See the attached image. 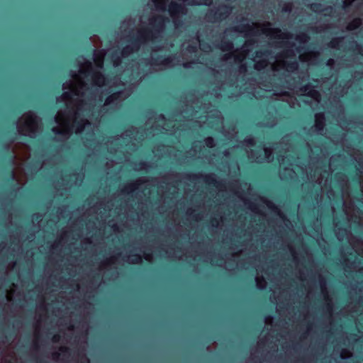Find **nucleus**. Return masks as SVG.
I'll return each mask as SVG.
<instances>
[{
    "label": "nucleus",
    "mask_w": 363,
    "mask_h": 363,
    "mask_svg": "<svg viewBox=\"0 0 363 363\" xmlns=\"http://www.w3.org/2000/svg\"><path fill=\"white\" fill-rule=\"evenodd\" d=\"M169 22L168 17L157 16L150 19L151 28H145L138 32L137 36L132 37L129 42L130 45L125 46L121 52L122 57H127L130 54L140 49L142 43L147 40L156 42L160 40L161 34L165 30V23Z\"/></svg>",
    "instance_id": "f257e3e1"
},
{
    "label": "nucleus",
    "mask_w": 363,
    "mask_h": 363,
    "mask_svg": "<svg viewBox=\"0 0 363 363\" xmlns=\"http://www.w3.org/2000/svg\"><path fill=\"white\" fill-rule=\"evenodd\" d=\"M232 9L229 4H220L216 9L209 10L206 14V18L209 22H220L228 17Z\"/></svg>",
    "instance_id": "f03ea898"
},
{
    "label": "nucleus",
    "mask_w": 363,
    "mask_h": 363,
    "mask_svg": "<svg viewBox=\"0 0 363 363\" xmlns=\"http://www.w3.org/2000/svg\"><path fill=\"white\" fill-rule=\"evenodd\" d=\"M168 11L173 20L175 27L178 28L182 26L183 21L181 18V16L186 14V6L181 3L171 1L169 4Z\"/></svg>",
    "instance_id": "7ed1b4c3"
},
{
    "label": "nucleus",
    "mask_w": 363,
    "mask_h": 363,
    "mask_svg": "<svg viewBox=\"0 0 363 363\" xmlns=\"http://www.w3.org/2000/svg\"><path fill=\"white\" fill-rule=\"evenodd\" d=\"M189 179L190 181H196L198 179L203 177L205 182L213 186H218L220 185V182H218L213 175H202V174H189L188 175Z\"/></svg>",
    "instance_id": "20e7f679"
},
{
    "label": "nucleus",
    "mask_w": 363,
    "mask_h": 363,
    "mask_svg": "<svg viewBox=\"0 0 363 363\" xmlns=\"http://www.w3.org/2000/svg\"><path fill=\"white\" fill-rule=\"evenodd\" d=\"M91 52L94 56V60L97 63V65L101 68L103 67L104 55L102 51L96 50L91 48Z\"/></svg>",
    "instance_id": "39448f33"
},
{
    "label": "nucleus",
    "mask_w": 363,
    "mask_h": 363,
    "mask_svg": "<svg viewBox=\"0 0 363 363\" xmlns=\"http://www.w3.org/2000/svg\"><path fill=\"white\" fill-rule=\"evenodd\" d=\"M218 47L222 50V51H224V52H230V51H232L233 48H234V45H233V41H231L230 40H227V39H223L220 42V44L218 45Z\"/></svg>",
    "instance_id": "423d86ee"
},
{
    "label": "nucleus",
    "mask_w": 363,
    "mask_h": 363,
    "mask_svg": "<svg viewBox=\"0 0 363 363\" xmlns=\"http://www.w3.org/2000/svg\"><path fill=\"white\" fill-rule=\"evenodd\" d=\"M325 117L323 113H318L315 116V128L318 131L323 130L325 123Z\"/></svg>",
    "instance_id": "0eeeda50"
},
{
    "label": "nucleus",
    "mask_w": 363,
    "mask_h": 363,
    "mask_svg": "<svg viewBox=\"0 0 363 363\" xmlns=\"http://www.w3.org/2000/svg\"><path fill=\"white\" fill-rule=\"evenodd\" d=\"M286 69L289 72H294L298 69V62L296 60L293 61H286L284 62Z\"/></svg>",
    "instance_id": "6e6552de"
},
{
    "label": "nucleus",
    "mask_w": 363,
    "mask_h": 363,
    "mask_svg": "<svg viewBox=\"0 0 363 363\" xmlns=\"http://www.w3.org/2000/svg\"><path fill=\"white\" fill-rule=\"evenodd\" d=\"M93 79L94 80V83L98 86L104 84L106 79L105 75L100 72L94 73Z\"/></svg>",
    "instance_id": "1a4fd4ad"
},
{
    "label": "nucleus",
    "mask_w": 363,
    "mask_h": 363,
    "mask_svg": "<svg viewBox=\"0 0 363 363\" xmlns=\"http://www.w3.org/2000/svg\"><path fill=\"white\" fill-rule=\"evenodd\" d=\"M264 202L270 210L278 214L282 219H286V216L280 211L279 208L275 204L267 200H264Z\"/></svg>",
    "instance_id": "9d476101"
},
{
    "label": "nucleus",
    "mask_w": 363,
    "mask_h": 363,
    "mask_svg": "<svg viewBox=\"0 0 363 363\" xmlns=\"http://www.w3.org/2000/svg\"><path fill=\"white\" fill-rule=\"evenodd\" d=\"M233 30L244 33L249 32L253 30V28L249 23H241L233 28Z\"/></svg>",
    "instance_id": "9b49d317"
},
{
    "label": "nucleus",
    "mask_w": 363,
    "mask_h": 363,
    "mask_svg": "<svg viewBox=\"0 0 363 363\" xmlns=\"http://www.w3.org/2000/svg\"><path fill=\"white\" fill-rule=\"evenodd\" d=\"M300 90L303 92L308 91L307 94L309 96H315L318 94V91L313 89V86H311V84H306L302 86L300 88Z\"/></svg>",
    "instance_id": "f8f14e48"
},
{
    "label": "nucleus",
    "mask_w": 363,
    "mask_h": 363,
    "mask_svg": "<svg viewBox=\"0 0 363 363\" xmlns=\"http://www.w3.org/2000/svg\"><path fill=\"white\" fill-rule=\"evenodd\" d=\"M172 57L170 56L163 57L162 56L153 59L154 63L157 65H167L172 62Z\"/></svg>",
    "instance_id": "ddd939ff"
},
{
    "label": "nucleus",
    "mask_w": 363,
    "mask_h": 363,
    "mask_svg": "<svg viewBox=\"0 0 363 363\" xmlns=\"http://www.w3.org/2000/svg\"><path fill=\"white\" fill-rule=\"evenodd\" d=\"M85 123L86 121L84 118L78 119L77 117L74 121V125L77 128V131L82 132L84 129Z\"/></svg>",
    "instance_id": "4468645a"
},
{
    "label": "nucleus",
    "mask_w": 363,
    "mask_h": 363,
    "mask_svg": "<svg viewBox=\"0 0 363 363\" xmlns=\"http://www.w3.org/2000/svg\"><path fill=\"white\" fill-rule=\"evenodd\" d=\"M361 23V19L359 18H356L349 23L347 29L350 30L357 29L360 26Z\"/></svg>",
    "instance_id": "2eb2a0df"
},
{
    "label": "nucleus",
    "mask_w": 363,
    "mask_h": 363,
    "mask_svg": "<svg viewBox=\"0 0 363 363\" xmlns=\"http://www.w3.org/2000/svg\"><path fill=\"white\" fill-rule=\"evenodd\" d=\"M121 93L119 91H116V92H114L113 94H111V95H109L106 99V104L108 105L110 104H111L113 101H114L115 100H117L120 96Z\"/></svg>",
    "instance_id": "dca6fc26"
},
{
    "label": "nucleus",
    "mask_w": 363,
    "mask_h": 363,
    "mask_svg": "<svg viewBox=\"0 0 363 363\" xmlns=\"http://www.w3.org/2000/svg\"><path fill=\"white\" fill-rule=\"evenodd\" d=\"M37 123L36 117L33 115H29L28 117V121L25 123L24 125L26 128H30L32 125H35Z\"/></svg>",
    "instance_id": "f3484780"
},
{
    "label": "nucleus",
    "mask_w": 363,
    "mask_h": 363,
    "mask_svg": "<svg viewBox=\"0 0 363 363\" xmlns=\"http://www.w3.org/2000/svg\"><path fill=\"white\" fill-rule=\"evenodd\" d=\"M213 0H194L191 5H196V6H210L212 4Z\"/></svg>",
    "instance_id": "a211bd4d"
},
{
    "label": "nucleus",
    "mask_w": 363,
    "mask_h": 363,
    "mask_svg": "<svg viewBox=\"0 0 363 363\" xmlns=\"http://www.w3.org/2000/svg\"><path fill=\"white\" fill-rule=\"evenodd\" d=\"M296 39L300 43H306L310 39V37L306 33H301L296 36Z\"/></svg>",
    "instance_id": "6ab92c4d"
},
{
    "label": "nucleus",
    "mask_w": 363,
    "mask_h": 363,
    "mask_svg": "<svg viewBox=\"0 0 363 363\" xmlns=\"http://www.w3.org/2000/svg\"><path fill=\"white\" fill-rule=\"evenodd\" d=\"M205 144L208 147H213L215 146V141L212 137H207L204 140Z\"/></svg>",
    "instance_id": "aec40b11"
},
{
    "label": "nucleus",
    "mask_w": 363,
    "mask_h": 363,
    "mask_svg": "<svg viewBox=\"0 0 363 363\" xmlns=\"http://www.w3.org/2000/svg\"><path fill=\"white\" fill-rule=\"evenodd\" d=\"M271 52L269 50H260L256 52V57H267L270 55Z\"/></svg>",
    "instance_id": "412c9836"
},
{
    "label": "nucleus",
    "mask_w": 363,
    "mask_h": 363,
    "mask_svg": "<svg viewBox=\"0 0 363 363\" xmlns=\"http://www.w3.org/2000/svg\"><path fill=\"white\" fill-rule=\"evenodd\" d=\"M266 66V61L265 60H261L259 62H257L255 65V69L257 70H261L262 69L264 68Z\"/></svg>",
    "instance_id": "4be33fe9"
},
{
    "label": "nucleus",
    "mask_w": 363,
    "mask_h": 363,
    "mask_svg": "<svg viewBox=\"0 0 363 363\" xmlns=\"http://www.w3.org/2000/svg\"><path fill=\"white\" fill-rule=\"evenodd\" d=\"M152 2L157 9L162 10L164 9V7L163 6L164 4V0H152Z\"/></svg>",
    "instance_id": "5701e85b"
},
{
    "label": "nucleus",
    "mask_w": 363,
    "mask_h": 363,
    "mask_svg": "<svg viewBox=\"0 0 363 363\" xmlns=\"http://www.w3.org/2000/svg\"><path fill=\"white\" fill-rule=\"evenodd\" d=\"M9 133L11 135L9 137V143H13L17 139V132L13 129L11 131H9Z\"/></svg>",
    "instance_id": "b1692460"
},
{
    "label": "nucleus",
    "mask_w": 363,
    "mask_h": 363,
    "mask_svg": "<svg viewBox=\"0 0 363 363\" xmlns=\"http://www.w3.org/2000/svg\"><path fill=\"white\" fill-rule=\"evenodd\" d=\"M112 60H113V65L116 67L119 65V64L121 62V57L116 54L112 55Z\"/></svg>",
    "instance_id": "393cba45"
},
{
    "label": "nucleus",
    "mask_w": 363,
    "mask_h": 363,
    "mask_svg": "<svg viewBox=\"0 0 363 363\" xmlns=\"http://www.w3.org/2000/svg\"><path fill=\"white\" fill-rule=\"evenodd\" d=\"M271 32H274V33H280L281 32V30L279 28H274V29H271V28H264L262 30V33L267 35H269L270 34Z\"/></svg>",
    "instance_id": "a878e982"
},
{
    "label": "nucleus",
    "mask_w": 363,
    "mask_h": 363,
    "mask_svg": "<svg viewBox=\"0 0 363 363\" xmlns=\"http://www.w3.org/2000/svg\"><path fill=\"white\" fill-rule=\"evenodd\" d=\"M321 6H322V5L319 3H313L311 5V9L312 11L317 12V11H320Z\"/></svg>",
    "instance_id": "bb28decb"
},
{
    "label": "nucleus",
    "mask_w": 363,
    "mask_h": 363,
    "mask_svg": "<svg viewBox=\"0 0 363 363\" xmlns=\"http://www.w3.org/2000/svg\"><path fill=\"white\" fill-rule=\"evenodd\" d=\"M137 187H138V184L136 183H132V184H128L125 186L124 190L133 191L134 189H137Z\"/></svg>",
    "instance_id": "cd10ccee"
},
{
    "label": "nucleus",
    "mask_w": 363,
    "mask_h": 363,
    "mask_svg": "<svg viewBox=\"0 0 363 363\" xmlns=\"http://www.w3.org/2000/svg\"><path fill=\"white\" fill-rule=\"evenodd\" d=\"M133 257L134 258L132 259V262L133 264H138L141 262L142 258L139 255L135 254L133 255Z\"/></svg>",
    "instance_id": "c85d7f7f"
},
{
    "label": "nucleus",
    "mask_w": 363,
    "mask_h": 363,
    "mask_svg": "<svg viewBox=\"0 0 363 363\" xmlns=\"http://www.w3.org/2000/svg\"><path fill=\"white\" fill-rule=\"evenodd\" d=\"M56 135H65L67 133L65 130H60L57 128H53L52 130Z\"/></svg>",
    "instance_id": "c756f323"
},
{
    "label": "nucleus",
    "mask_w": 363,
    "mask_h": 363,
    "mask_svg": "<svg viewBox=\"0 0 363 363\" xmlns=\"http://www.w3.org/2000/svg\"><path fill=\"white\" fill-rule=\"evenodd\" d=\"M340 38H337V39H333L331 42H330V47L332 48H336L337 45H338V43H340Z\"/></svg>",
    "instance_id": "7c9ffc66"
},
{
    "label": "nucleus",
    "mask_w": 363,
    "mask_h": 363,
    "mask_svg": "<svg viewBox=\"0 0 363 363\" xmlns=\"http://www.w3.org/2000/svg\"><path fill=\"white\" fill-rule=\"evenodd\" d=\"M292 35L289 33H284L282 35H279L278 38H285V39H289L292 38Z\"/></svg>",
    "instance_id": "2f4dec72"
},
{
    "label": "nucleus",
    "mask_w": 363,
    "mask_h": 363,
    "mask_svg": "<svg viewBox=\"0 0 363 363\" xmlns=\"http://www.w3.org/2000/svg\"><path fill=\"white\" fill-rule=\"evenodd\" d=\"M353 0H345L343 1V3H342V8L343 9H347V7H349L350 5H351V3Z\"/></svg>",
    "instance_id": "473e14b6"
},
{
    "label": "nucleus",
    "mask_w": 363,
    "mask_h": 363,
    "mask_svg": "<svg viewBox=\"0 0 363 363\" xmlns=\"http://www.w3.org/2000/svg\"><path fill=\"white\" fill-rule=\"evenodd\" d=\"M291 10V6L289 4H285L282 7V11L283 12H289Z\"/></svg>",
    "instance_id": "72a5a7b5"
},
{
    "label": "nucleus",
    "mask_w": 363,
    "mask_h": 363,
    "mask_svg": "<svg viewBox=\"0 0 363 363\" xmlns=\"http://www.w3.org/2000/svg\"><path fill=\"white\" fill-rule=\"evenodd\" d=\"M201 49L202 50L210 49L211 48L210 45L208 43H204V42H201Z\"/></svg>",
    "instance_id": "f704fd0d"
},
{
    "label": "nucleus",
    "mask_w": 363,
    "mask_h": 363,
    "mask_svg": "<svg viewBox=\"0 0 363 363\" xmlns=\"http://www.w3.org/2000/svg\"><path fill=\"white\" fill-rule=\"evenodd\" d=\"M60 340V335L59 334H55L53 335L52 338V340L54 342H58Z\"/></svg>",
    "instance_id": "c9c22d12"
},
{
    "label": "nucleus",
    "mask_w": 363,
    "mask_h": 363,
    "mask_svg": "<svg viewBox=\"0 0 363 363\" xmlns=\"http://www.w3.org/2000/svg\"><path fill=\"white\" fill-rule=\"evenodd\" d=\"M355 45H356V48L357 50V52L359 54H360V55H363V48H362V47L361 45L357 44L356 43H355Z\"/></svg>",
    "instance_id": "e433bc0d"
},
{
    "label": "nucleus",
    "mask_w": 363,
    "mask_h": 363,
    "mask_svg": "<svg viewBox=\"0 0 363 363\" xmlns=\"http://www.w3.org/2000/svg\"><path fill=\"white\" fill-rule=\"evenodd\" d=\"M60 350L63 352V353H68L69 352V349L68 347H61L60 348Z\"/></svg>",
    "instance_id": "4c0bfd02"
},
{
    "label": "nucleus",
    "mask_w": 363,
    "mask_h": 363,
    "mask_svg": "<svg viewBox=\"0 0 363 363\" xmlns=\"http://www.w3.org/2000/svg\"><path fill=\"white\" fill-rule=\"evenodd\" d=\"M62 96L65 98V99H70L72 95L69 92H67V91H65L62 94Z\"/></svg>",
    "instance_id": "58836bf2"
},
{
    "label": "nucleus",
    "mask_w": 363,
    "mask_h": 363,
    "mask_svg": "<svg viewBox=\"0 0 363 363\" xmlns=\"http://www.w3.org/2000/svg\"><path fill=\"white\" fill-rule=\"evenodd\" d=\"M246 142L250 145H253L255 144V140L252 138L246 139Z\"/></svg>",
    "instance_id": "ea45409f"
},
{
    "label": "nucleus",
    "mask_w": 363,
    "mask_h": 363,
    "mask_svg": "<svg viewBox=\"0 0 363 363\" xmlns=\"http://www.w3.org/2000/svg\"><path fill=\"white\" fill-rule=\"evenodd\" d=\"M3 147L8 152V155H9V157H11V156L10 155V153H9V144L4 145Z\"/></svg>",
    "instance_id": "a19ab883"
},
{
    "label": "nucleus",
    "mask_w": 363,
    "mask_h": 363,
    "mask_svg": "<svg viewBox=\"0 0 363 363\" xmlns=\"http://www.w3.org/2000/svg\"><path fill=\"white\" fill-rule=\"evenodd\" d=\"M188 50H189V51H191V52H196V51L197 50V48H196V46H195V45H191V46H189V49H188Z\"/></svg>",
    "instance_id": "79ce46f5"
},
{
    "label": "nucleus",
    "mask_w": 363,
    "mask_h": 363,
    "mask_svg": "<svg viewBox=\"0 0 363 363\" xmlns=\"http://www.w3.org/2000/svg\"><path fill=\"white\" fill-rule=\"evenodd\" d=\"M60 357V353H59V352H54L52 354V358L54 359H59Z\"/></svg>",
    "instance_id": "37998d69"
},
{
    "label": "nucleus",
    "mask_w": 363,
    "mask_h": 363,
    "mask_svg": "<svg viewBox=\"0 0 363 363\" xmlns=\"http://www.w3.org/2000/svg\"><path fill=\"white\" fill-rule=\"evenodd\" d=\"M13 337V335H11V334H9V335H5L3 337L6 340V341H9L11 337Z\"/></svg>",
    "instance_id": "c03bdc74"
},
{
    "label": "nucleus",
    "mask_w": 363,
    "mask_h": 363,
    "mask_svg": "<svg viewBox=\"0 0 363 363\" xmlns=\"http://www.w3.org/2000/svg\"><path fill=\"white\" fill-rule=\"evenodd\" d=\"M9 175H10V178H9V181H12L14 178V173L12 170L10 171Z\"/></svg>",
    "instance_id": "a18cd8bd"
},
{
    "label": "nucleus",
    "mask_w": 363,
    "mask_h": 363,
    "mask_svg": "<svg viewBox=\"0 0 363 363\" xmlns=\"http://www.w3.org/2000/svg\"><path fill=\"white\" fill-rule=\"evenodd\" d=\"M240 69L241 72H245L246 71V66L245 65H241L240 66Z\"/></svg>",
    "instance_id": "49530a36"
},
{
    "label": "nucleus",
    "mask_w": 363,
    "mask_h": 363,
    "mask_svg": "<svg viewBox=\"0 0 363 363\" xmlns=\"http://www.w3.org/2000/svg\"><path fill=\"white\" fill-rule=\"evenodd\" d=\"M333 62H334L333 60H332V59H329V60H328L327 65H333Z\"/></svg>",
    "instance_id": "de8ad7c7"
},
{
    "label": "nucleus",
    "mask_w": 363,
    "mask_h": 363,
    "mask_svg": "<svg viewBox=\"0 0 363 363\" xmlns=\"http://www.w3.org/2000/svg\"><path fill=\"white\" fill-rule=\"evenodd\" d=\"M324 10L325 11H328L329 10L330 12H332L333 10V8L332 6H328V7H326Z\"/></svg>",
    "instance_id": "09e8293b"
},
{
    "label": "nucleus",
    "mask_w": 363,
    "mask_h": 363,
    "mask_svg": "<svg viewBox=\"0 0 363 363\" xmlns=\"http://www.w3.org/2000/svg\"><path fill=\"white\" fill-rule=\"evenodd\" d=\"M140 165L141 167H147V163H146V162H140Z\"/></svg>",
    "instance_id": "8fccbe9b"
},
{
    "label": "nucleus",
    "mask_w": 363,
    "mask_h": 363,
    "mask_svg": "<svg viewBox=\"0 0 363 363\" xmlns=\"http://www.w3.org/2000/svg\"><path fill=\"white\" fill-rule=\"evenodd\" d=\"M255 205L254 203H250V208L252 210H255Z\"/></svg>",
    "instance_id": "3c124183"
},
{
    "label": "nucleus",
    "mask_w": 363,
    "mask_h": 363,
    "mask_svg": "<svg viewBox=\"0 0 363 363\" xmlns=\"http://www.w3.org/2000/svg\"><path fill=\"white\" fill-rule=\"evenodd\" d=\"M230 57H231V55H230V54H226V55H225V59H228V58H230Z\"/></svg>",
    "instance_id": "603ef678"
},
{
    "label": "nucleus",
    "mask_w": 363,
    "mask_h": 363,
    "mask_svg": "<svg viewBox=\"0 0 363 363\" xmlns=\"http://www.w3.org/2000/svg\"><path fill=\"white\" fill-rule=\"evenodd\" d=\"M183 66L184 67L187 68L189 67V63H184Z\"/></svg>",
    "instance_id": "864d4df0"
},
{
    "label": "nucleus",
    "mask_w": 363,
    "mask_h": 363,
    "mask_svg": "<svg viewBox=\"0 0 363 363\" xmlns=\"http://www.w3.org/2000/svg\"><path fill=\"white\" fill-rule=\"evenodd\" d=\"M320 283H322V282H323V284H325V281L322 277H320Z\"/></svg>",
    "instance_id": "5fc2aeb1"
},
{
    "label": "nucleus",
    "mask_w": 363,
    "mask_h": 363,
    "mask_svg": "<svg viewBox=\"0 0 363 363\" xmlns=\"http://www.w3.org/2000/svg\"><path fill=\"white\" fill-rule=\"evenodd\" d=\"M285 44H289V45H290L291 46H294V43H288V42H287V43H285Z\"/></svg>",
    "instance_id": "6e6d98bb"
},
{
    "label": "nucleus",
    "mask_w": 363,
    "mask_h": 363,
    "mask_svg": "<svg viewBox=\"0 0 363 363\" xmlns=\"http://www.w3.org/2000/svg\"><path fill=\"white\" fill-rule=\"evenodd\" d=\"M80 72H81L82 74H84V75H86V72H84V71H83V70H81V71H80Z\"/></svg>",
    "instance_id": "4d7b16f0"
},
{
    "label": "nucleus",
    "mask_w": 363,
    "mask_h": 363,
    "mask_svg": "<svg viewBox=\"0 0 363 363\" xmlns=\"http://www.w3.org/2000/svg\"><path fill=\"white\" fill-rule=\"evenodd\" d=\"M40 217V215L37 214L36 217H35V219L38 220Z\"/></svg>",
    "instance_id": "13d9d810"
},
{
    "label": "nucleus",
    "mask_w": 363,
    "mask_h": 363,
    "mask_svg": "<svg viewBox=\"0 0 363 363\" xmlns=\"http://www.w3.org/2000/svg\"><path fill=\"white\" fill-rule=\"evenodd\" d=\"M86 63H87V65H88L89 67H91V62H87Z\"/></svg>",
    "instance_id": "bf43d9fd"
},
{
    "label": "nucleus",
    "mask_w": 363,
    "mask_h": 363,
    "mask_svg": "<svg viewBox=\"0 0 363 363\" xmlns=\"http://www.w3.org/2000/svg\"><path fill=\"white\" fill-rule=\"evenodd\" d=\"M193 217H194V218L195 220H197V219H198L197 216H194Z\"/></svg>",
    "instance_id": "052dcab7"
},
{
    "label": "nucleus",
    "mask_w": 363,
    "mask_h": 363,
    "mask_svg": "<svg viewBox=\"0 0 363 363\" xmlns=\"http://www.w3.org/2000/svg\"><path fill=\"white\" fill-rule=\"evenodd\" d=\"M327 307H328V308H330V309L331 308V306H330V304H328V305L327 306Z\"/></svg>",
    "instance_id": "680f3d73"
},
{
    "label": "nucleus",
    "mask_w": 363,
    "mask_h": 363,
    "mask_svg": "<svg viewBox=\"0 0 363 363\" xmlns=\"http://www.w3.org/2000/svg\"><path fill=\"white\" fill-rule=\"evenodd\" d=\"M35 349H36V350L38 349V345H37V344H35Z\"/></svg>",
    "instance_id": "e2e57ef3"
},
{
    "label": "nucleus",
    "mask_w": 363,
    "mask_h": 363,
    "mask_svg": "<svg viewBox=\"0 0 363 363\" xmlns=\"http://www.w3.org/2000/svg\"><path fill=\"white\" fill-rule=\"evenodd\" d=\"M269 151L268 150H265V153L267 154Z\"/></svg>",
    "instance_id": "0e129e2a"
},
{
    "label": "nucleus",
    "mask_w": 363,
    "mask_h": 363,
    "mask_svg": "<svg viewBox=\"0 0 363 363\" xmlns=\"http://www.w3.org/2000/svg\"><path fill=\"white\" fill-rule=\"evenodd\" d=\"M214 221H216V225H217V224H218V220H215Z\"/></svg>",
    "instance_id": "69168bd1"
}]
</instances>
